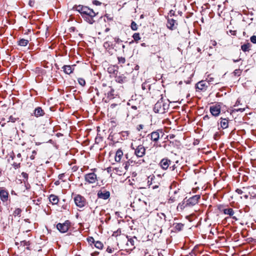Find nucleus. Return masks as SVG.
Returning a JSON list of instances; mask_svg holds the SVG:
<instances>
[{
  "mask_svg": "<svg viewBox=\"0 0 256 256\" xmlns=\"http://www.w3.org/2000/svg\"><path fill=\"white\" fill-rule=\"evenodd\" d=\"M75 8L80 14L85 21L90 24H92L94 22V18L96 16V13L92 9L82 5L76 6Z\"/></svg>",
  "mask_w": 256,
  "mask_h": 256,
  "instance_id": "nucleus-1",
  "label": "nucleus"
},
{
  "mask_svg": "<svg viewBox=\"0 0 256 256\" xmlns=\"http://www.w3.org/2000/svg\"><path fill=\"white\" fill-rule=\"evenodd\" d=\"M110 83H103V92L104 93V96L102 100L105 102H109L112 100V87L111 86Z\"/></svg>",
  "mask_w": 256,
  "mask_h": 256,
  "instance_id": "nucleus-2",
  "label": "nucleus"
},
{
  "mask_svg": "<svg viewBox=\"0 0 256 256\" xmlns=\"http://www.w3.org/2000/svg\"><path fill=\"white\" fill-rule=\"evenodd\" d=\"M168 104L166 102H164L162 98H161L154 104V110L155 112L164 114L166 110L168 108Z\"/></svg>",
  "mask_w": 256,
  "mask_h": 256,
  "instance_id": "nucleus-3",
  "label": "nucleus"
},
{
  "mask_svg": "<svg viewBox=\"0 0 256 256\" xmlns=\"http://www.w3.org/2000/svg\"><path fill=\"white\" fill-rule=\"evenodd\" d=\"M74 202L76 205L80 208H82L88 204L84 197L80 194L76 195L74 198Z\"/></svg>",
  "mask_w": 256,
  "mask_h": 256,
  "instance_id": "nucleus-4",
  "label": "nucleus"
},
{
  "mask_svg": "<svg viewBox=\"0 0 256 256\" xmlns=\"http://www.w3.org/2000/svg\"><path fill=\"white\" fill-rule=\"evenodd\" d=\"M120 233V232H119L118 230L116 232H113V237L116 238V243L118 246L120 244L122 245L126 242L127 240V236H126L124 234H119Z\"/></svg>",
  "mask_w": 256,
  "mask_h": 256,
  "instance_id": "nucleus-5",
  "label": "nucleus"
},
{
  "mask_svg": "<svg viewBox=\"0 0 256 256\" xmlns=\"http://www.w3.org/2000/svg\"><path fill=\"white\" fill-rule=\"evenodd\" d=\"M0 200L3 203L10 201L8 190L4 187H0Z\"/></svg>",
  "mask_w": 256,
  "mask_h": 256,
  "instance_id": "nucleus-6",
  "label": "nucleus"
},
{
  "mask_svg": "<svg viewBox=\"0 0 256 256\" xmlns=\"http://www.w3.org/2000/svg\"><path fill=\"white\" fill-rule=\"evenodd\" d=\"M70 226V222L66 220L64 223H58L56 224V228L62 233H64L68 231Z\"/></svg>",
  "mask_w": 256,
  "mask_h": 256,
  "instance_id": "nucleus-7",
  "label": "nucleus"
},
{
  "mask_svg": "<svg viewBox=\"0 0 256 256\" xmlns=\"http://www.w3.org/2000/svg\"><path fill=\"white\" fill-rule=\"evenodd\" d=\"M200 198V196L199 194L189 198H186L185 202H186V205H188V207L192 206L198 203L199 200Z\"/></svg>",
  "mask_w": 256,
  "mask_h": 256,
  "instance_id": "nucleus-8",
  "label": "nucleus"
},
{
  "mask_svg": "<svg viewBox=\"0 0 256 256\" xmlns=\"http://www.w3.org/2000/svg\"><path fill=\"white\" fill-rule=\"evenodd\" d=\"M84 180L88 184H94L98 180L96 175L94 172L85 174Z\"/></svg>",
  "mask_w": 256,
  "mask_h": 256,
  "instance_id": "nucleus-9",
  "label": "nucleus"
},
{
  "mask_svg": "<svg viewBox=\"0 0 256 256\" xmlns=\"http://www.w3.org/2000/svg\"><path fill=\"white\" fill-rule=\"evenodd\" d=\"M178 23L176 20L173 18H168L167 20L166 26L170 30H176L177 28Z\"/></svg>",
  "mask_w": 256,
  "mask_h": 256,
  "instance_id": "nucleus-10",
  "label": "nucleus"
},
{
  "mask_svg": "<svg viewBox=\"0 0 256 256\" xmlns=\"http://www.w3.org/2000/svg\"><path fill=\"white\" fill-rule=\"evenodd\" d=\"M146 150L142 145H139L135 149L134 154L138 157H142L145 154Z\"/></svg>",
  "mask_w": 256,
  "mask_h": 256,
  "instance_id": "nucleus-11",
  "label": "nucleus"
},
{
  "mask_svg": "<svg viewBox=\"0 0 256 256\" xmlns=\"http://www.w3.org/2000/svg\"><path fill=\"white\" fill-rule=\"evenodd\" d=\"M18 119V118H14L12 116H10L7 120L5 118H2L0 122V124H2V126H4L6 124L5 122H15Z\"/></svg>",
  "mask_w": 256,
  "mask_h": 256,
  "instance_id": "nucleus-12",
  "label": "nucleus"
},
{
  "mask_svg": "<svg viewBox=\"0 0 256 256\" xmlns=\"http://www.w3.org/2000/svg\"><path fill=\"white\" fill-rule=\"evenodd\" d=\"M105 40L106 41L104 44V46L110 54L111 52V50L112 48V42L110 40V38L109 36H107L105 38Z\"/></svg>",
  "mask_w": 256,
  "mask_h": 256,
  "instance_id": "nucleus-13",
  "label": "nucleus"
},
{
  "mask_svg": "<svg viewBox=\"0 0 256 256\" xmlns=\"http://www.w3.org/2000/svg\"><path fill=\"white\" fill-rule=\"evenodd\" d=\"M16 161L13 162L12 164L15 169H17L20 167L21 162L22 160V158L20 153H18L16 154Z\"/></svg>",
  "mask_w": 256,
  "mask_h": 256,
  "instance_id": "nucleus-14",
  "label": "nucleus"
},
{
  "mask_svg": "<svg viewBox=\"0 0 256 256\" xmlns=\"http://www.w3.org/2000/svg\"><path fill=\"white\" fill-rule=\"evenodd\" d=\"M210 112L214 116H218L220 112V106H210Z\"/></svg>",
  "mask_w": 256,
  "mask_h": 256,
  "instance_id": "nucleus-15",
  "label": "nucleus"
},
{
  "mask_svg": "<svg viewBox=\"0 0 256 256\" xmlns=\"http://www.w3.org/2000/svg\"><path fill=\"white\" fill-rule=\"evenodd\" d=\"M76 65H64L62 66V68L63 69L64 72L67 74H70L72 73L74 70V67Z\"/></svg>",
  "mask_w": 256,
  "mask_h": 256,
  "instance_id": "nucleus-16",
  "label": "nucleus"
},
{
  "mask_svg": "<svg viewBox=\"0 0 256 256\" xmlns=\"http://www.w3.org/2000/svg\"><path fill=\"white\" fill-rule=\"evenodd\" d=\"M98 198L104 200H107L110 196V192L106 190H104L103 192L100 190L98 193Z\"/></svg>",
  "mask_w": 256,
  "mask_h": 256,
  "instance_id": "nucleus-17",
  "label": "nucleus"
},
{
  "mask_svg": "<svg viewBox=\"0 0 256 256\" xmlns=\"http://www.w3.org/2000/svg\"><path fill=\"white\" fill-rule=\"evenodd\" d=\"M157 216L158 218L156 220L158 222V224L162 225L166 222V216L164 213H158Z\"/></svg>",
  "mask_w": 256,
  "mask_h": 256,
  "instance_id": "nucleus-18",
  "label": "nucleus"
},
{
  "mask_svg": "<svg viewBox=\"0 0 256 256\" xmlns=\"http://www.w3.org/2000/svg\"><path fill=\"white\" fill-rule=\"evenodd\" d=\"M162 133V132L158 130L152 132L150 135V139L152 140L154 142H157L160 138V132Z\"/></svg>",
  "mask_w": 256,
  "mask_h": 256,
  "instance_id": "nucleus-19",
  "label": "nucleus"
},
{
  "mask_svg": "<svg viewBox=\"0 0 256 256\" xmlns=\"http://www.w3.org/2000/svg\"><path fill=\"white\" fill-rule=\"evenodd\" d=\"M170 162V160L168 158H163L161 160L160 164L162 169L166 170L168 168Z\"/></svg>",
  "mask_w": 256,
  "mask_h": 256,
  "instance_id": "nucleus-20",
  "label": "nucleus"
},
{
  "mask_svg": "<svg viewBox=\"0 0 256 256\" xmlns=\"http://www.w3.org/2000/svg\"><path fill=\"white\" fill-rule=\"evenodd\" d=\"M34 114L35 116L38 118L39 116H43L44 115L45 112L41 107H37L35 108Z\"/></svg>",
  "mask_w": 256,
  "mask_h": 256,
  "instance_id": "nucleus-21",
  "label": "nucleus"
},
{
  "mask_svg": "<svg viewBox=\"0 0 256 256\" xmlns=\"http://www.w3.org/2000/svg\"><path fill=\"white\" fill-rule=\"evenodd\" d=\"M207 87L206 82L204 80L199 82L196 85V88L202 90H206Z\"/></svg>",
  "mask_w": 256,
  "mask_h": 256,
  "instance_id": "nucleus-22",
  "label": "nucleus"
},
{
  "mask_svg": "<svg viewBox=\"0 0 256 256\" xmlns=\"http://www.w3.org/2000/svg\"><path fill=\"white\" fill-rule=\"evenodd\" d=\"M124 154L122 150L121 149H118L116 153L114 156V160L116 162H120L123 157Z\"/></svg>",
  "mask_w": 256,
  "mask_h": 256,
  "instance_id": "nucleus-23",
  "label": "nucleus"
},
{
  "mask_svg": "<svg viewBox=\"0 0 256 256\" xmlns=\"http://www.w3.org/2000/svg\"><path fill=\"white\" fill-rule=\"evenodd\" d=\"M49 200L52 204H57L59 202V198L57 196L52 194L49 196Z\"/></svg>",
  "mask_w": 256,
  "mask_h": 256,
  "instance_id": "nucleus-24",
  "label": "nucleus"
},
{
  "mask_svg": "<svg viewBox=\"0 0 256 256\" xmlns=\"http://www.w3.org/2000/svg\"><path fill=\"white\" fill-rule=\"evenodd\" d=\"M224 213L226 214H228L230 216H232V218L236 220H237L236 218L234 216H233L234 214V211L232 208H226L224 210Z\"/></svg>",
  "mask_w": 256,
  "mask_h": 256,
  "instance_id": "nucleus-25",
  "label": "nucleus"
},
{
  "mask_svg": "<svg viewBox=\"0 0 256 256\" xmlns=\"http://www.w3.org/2000/svg\"><path fill=\"white\" fill-rule=\"evenodd\" d=\"M30 40H26L24 38H20L18 42V44L21 46H27Z\"/></svg>",
  "mask_w": 256,
  "mask_h": 256,
  "instance_id": "nucleus-26",
  "label": "nucleus"
},
{
  "mask_svg": "<svg viewBox=\"0 0 256 256\" xmlns=\"http://www.w3.org/2000/svg\"><path fill=\"white\" fill-rule=\"evenodd\" d=\"M221 127L223 128H226L228 127V120L226 118H222L220 121Z\"/></svg>",
  "mask_w": 256,
  "mask_h": 256,
  "instance_id": "nucleus-27",
  "label": "nucleus"
},
{
  "mask_svg": "<svg viewBox=\"0 0 256 256\" xmlns=\"http://www.w3.org/2000/svg\"><path fill=\"white\" fill-rule=\"evenodd\" d=\"M250 43H247L246 44H244L241 46V49L242 51L246 52H248L250 50Z\"/></svg>",
  "mask_w": 256,
  "mask_h": 256,
  "instance_id": "nucleus-28",
  "label": "nucleus"
},
{
  "mask_svg": "<svg viewBox=\"0 0 256 256\" xmlns=\"http://www.w3.org/2000/svg\"><path fill=\"white\" fill-rule=\"evenodd\" d=\"M22 212V210L21 208H16V210L13 212L12 215L14 217H16V216H20Z\"/></svg>",
  "mask_w": 256,
  "mask_h": 256,
  "instance_id": "nucleus-29",
  "label": "nucleus"
},
{
  "mask_svg": "<svg viewBox=\"0 0 256 256\" xmlns=\"http://www.w3.org/2000/svg\"><path fill=\"white\" fill-rule=\"evenodd\" d=\"M174 225L175 230H177L178 231L181 230L182 229L184 226L182 223H176V224H174Z\"/></svg>",
  "mask_w": 256,
  "mask_h": 256,
  "instance_id": "nucleus-30",
  "label": "nucleus"
},
{
  "mask_svg": "<svg viewBox=\"0 0 256 256\" xmlns=\"http://www.w3.org/2000/svg\"><path fill=\"white\" fill-rule=\"evenodd\" d=\"M94 244L96 248L100 250L102 249L104 246L102 243L100 241H96Z\"/></svg>",
  "mask_w": 256,
  "mask_h": 256,
  "instance_id": "nucleus-31",
  "label": "nucleus"
},
{
  "mask_svg": "<svg viewBox=\"0 0 256 256\" xmlns=\"http://www.w3.org/2000/svg\"><path fill=\"white\" fill-rule=\"evenodd\" d=\"M184 198L182 203H180L178 206V208H180L181 210L184 208L186 207H188V205H186V202H185Z\"/></svg>",
  "mask_w": 256,
  "mask_h": 256,
  "instance_id": "nucleus-32",
  "label": "nucleus"
},
{
  "mask_svg": "<svg viewBox=\"0 0 256 256\" xmlns=\"http://www.w3.org/2000/svg\"><path fill=\"white\" fill-rule=\"evenodd\" d=\"M115 41L116 42V44H115V46L116 48L118 47L116 46V44H117L118 46L120 45L122 47V50L124 48V47H125L124 45L122 44V41L121 40H120L119 38H115Z\"/></svg>",
  "mask_w": 256,
  "mask_h": 256,
  "instance_id": "nucleus-33",
  "label": "nucleus"
},
{
  "mask_svg": "<svg viewBox=\"0 0 256 256\" xmlns=\"http://www.w3.org/2000/svg\"><path fill=\"white\" fill-rule=\"evenodd\" d=\"M28 5L32 8L36 6V0H28Z\"/></svg>",
  "mask_w": 256,
  "mask_h": 256,
  "instance_id": "nucleus-34",
  "label": "nucleus"
},
{
  "mask_svg": "<svg viewBox=\"0 0 256 256\" xmlns=\"http://www.w3.org/2000/svg\"><path fill=\"white\" fill-rule=\"evenodd\" d=\"M78 84L80 86H85L86 81H85L84 79L83 78H78Z\"/></svg>",
  "mask_w": 256,
  "mask_h": 256,
  "instance_id": "nucleus-35",
  "label": "nucleus"
},
{
  "mask_svg": "<svg viewBox=\"0 0 256 256\" xmlns=\"http://www.w3.org/2000/svg\"><path fill=\"white\" fill-rule=\"evenodd\" d=\"M87 241L90 245H92V244H94L96 241L94 240V238L92 236H89L87 238Z\"/></svg>",
  "mask_w": 256,
  "mask_h": 256,
  "instance_id": "nucleus-36",
  "label": "nucleus"
},
{
  "mask_svg": "<svg viewBox=\"0 0 256 256\" xmlns=\"http://www.w3.org/2000/svg\"><path fill=\"white\" fill-rule=\"evenodd\" d=\"M126 242H127V245H128V246H129L130 244L132 246H134V238H130V239L127 238V240Z\"/></svg>",
  "mask_w": 256,
  "mask_h": 256,
  "instance_id": "nucleus-37",
  "label": "nucleus"
},
{
  "mask_svg": "<svg viewBox=\"0 0 256 256\" xmlns=\"http://www.w3.org/2000/svg\"><path fill=\"white\" fill-rule=\"evenodd\" d=\"M132 38H134V40L136 42L138 41L140 39L139 33H134L132 36Z\"/></svg>",
  "mask_w": 256,
  "mask_h": 256,
  "instance_id": "nucleus-38",
  "label": "nucleus"
},
{
  "mask_svg": "<svg viewBox=\"0 0 256 256\" xmlns=\"http://www.w3.org/2000/svg\"><path fill=\"white\" fill-rule=\"evenodd\" d=\"M128 134H129V132H128V131L122 132H121V135L123 137L124 140L126 139L127 138V137L128 136Z\"/></svg>",
  "mask_w": 256,
  "mask_h": 256,
  "instance_id": "nucleus-39",
  "label": "nucleus"
},
{
  "mask_svg": "<svg viewBox=\"0 0 256 256\" xmlns=\"http://www.w3.org/2000/svg\"><path fill=\"white\" fill-rule=\"evenodd\" d=\"M131 28L133 30H136L138 29V26L134 22H132L131 24Z\"/></svg>",
  "mask_w": 256,
  "mask_h": 256,
  "instance_id": "nucleus-40",
  "label": "nucleus"
},
{
  "mask_svg": "<svg viewBox=\"0 0 256 256\" xmlns=\"http://www.w3.org/2000/svg\"><path fill=\"white\" fill-rule=\"evenodd\" d=\"M20 244L23 246H28L30 244V242L29 241L22 240L20 242Z\"/></svg>",
  "mask_w": 256,
  "mask_h": 256,
  "instance_id": "nucleus-41",
  "label": "nucleus"
},
{
  "mask_svg": "<svg viewBox=\"0 0 256 256\" xmlns=\"http://www.w3.org/2000/svg\"><path fill=\"white\" fill-rule=\"evenodd\" d=\"M102 138H98V134L97 136L95 138V142L96 144L100 143L101 141H102Z\"/></svg>",
  "mask_w": 256,
  "mask_h": 256,
  "instance_id": "nucleus-42",
  "label": "nucleus"
},
{
  "mask_svg": "<svg viewBox=\"0 0 256 256\" xmlns=\"http://www.w3.org/2000/svg\"><path fill=\"white\" fill-rule=\"evenodd\" d=\"M37 154V152L36 150H34L32 152V154L30 156V158L31 160H34V158H35V156L36 155V154Z\"/></svg>",
  "mask_w": 256,
  "mask_h": 256,
  "instance_id": "nucleus-43",
  "label": "nucleus"
},
{
  "mask_svg": "<svg viewBox=\"0 0 256 256\" xmlns=\"http://www.w3.org/2000/svg\"><path fill=\"white\" fill-rule=\"evenodd\" d=\"M241 74V70L239 69L236 70L234 72V76H240Z\"/></svg>",
  "mask_w": 256,
  "mask_h": 256,
  "instance_id": "nucleus-44",
  "label": "nucleus"
},
{
  "mask_svg": "<svg viewBox=\"0 0 256 256\" xmlns=\"http://www.w3.org/2000/svg\"><path fill=\"white\" fill-rule=\"evenodd\" d=\"M118 62L120 64H124L125 62V58L123 57L118 58Z\"/></svg>",
  "mask_w": 256,
  "mask_h": 256,
  "instance_id": "nucleus-45",
  "label": "nucleus"
},
{
  "mask_svg": "<svg viewBox=\"0 0 256 256\" xmlns=\"http://www.w3.org/2000/svg\"><path fill=\"white\" fill-rule=\"evenodd\" d=\"M250 41L253 44H256V36H252L250 38Z\"/></svg>",
  "mask_w": 256,
  "mask_h": 256,
  "instance_id": "nucleus-46",
  "label": "nucleus"
},
{
  "mask_svg": "<svg viewBox=\"0 0 256 256\" xmlns=\"http://www.w3.org/2000/svg\"><path fill=\"white\" fill-rule=\"evenodd\" d=\"M207 80H208V84H212L213 82H214V78H213L210 77Z\"/></svg>",
  "mask_w": 256,
  "mask_h": 256,
  "instance_id": "nucleus-47",
  "label": "nucleus"
},
{
  "mask_svg": "<svg viewBox=\"0 0 256 256\" xmlns=\"http://www.w3.org/2000/svg\"><path fill=\"white\" fill-rule=\"evenodd\" d=\"M229 32L231 35L232 36H236V30H230L228 32V33Z\"/></svg>",
  "mask_w": 256,
  "mask_h": 256,
  "instance_id": "nucleus-48",
  "label": "nucleus"
},
{
  "mask_svg": "<svg viewBox=\"0 0 256 256\" xmlns=\"http://www.w3.org/2000/svg\"><path fill=\"white\" fill-rule=\"evenodd\" d=\"M10 158H12V160H14L16 158V154L14 152V151H12L10 154Z\"/></svg>",
  "mask_w": 256,
  "mask_h": 256,
  "instance_id": "nucleus-49",
  "label": "nucleus"
},
{
  "mask_svg": "<svg viewBox=\"0 0 256 256\" xmlns=\"http://www.w3.org/2000/svg\"><path fill=\"white\" fill-rule=\"evenodd\" d=\"M112 133V132H111L110 134H109V136L108 138V144L110 145V144H112V138H110L111 137V134Z\"/></svg>",
  "mask_w": 256,
  "mask_h": 256,
  "instance_id": "nucleus-50",
  "label": "nucleus"
},
{
  "mask_svg": "<svg viewBox=\"0 0 256 256\" xmlns=\"http://www.w3.org/2000/svg\"><path fill=\"white\" fill-rule=\"evenodd\" d=\"M94 89L95 90V91L96 92V94L98 95V89L96 88H94L93 87H91L89 89V91H90V92H92Z\"/></svg>",
  "mask_w": 256,
  "mask_h": 256,
  "instance_id": "nucleus-51",
  "label": "nucleus"
},
{
  "mask_svg": "<svg viewBox=\"0 0 256 256\" xmlns=\"http://www.w3.org/2000/svg\"><path fill=\"white\" fill-rule=\"evenodd\" d=\"M144 128V126L142 124H139L137 127V130L140 131L142 130Z\"/></svg>",
  "mask_w": 256,
  "mask_h": 256,
  "instance_id": "nucleus-52",
  "label": "nucleus"
},
{
  "mask_svg": "<svg viewBox=\"0 0 256 256\" xmlns=\"http://www.w3.org/2000/svg\"><path fill=\"white\" fill-rule=\"evenodd\" d=\"M110 220V215L106 216V218H105L106 222V223H108Z\"/></svg>",
  "mask_w": 256,
  "mask_h": 256,
  "instance_id": "nucleus-53",
  "label": "nucleus"
},
{
  "mask_svg": "<svg viewBox=\"0 0 256 256\" xmlns=\"http://www.w3.org/2000/svg\"><path fill=\"white\" fill-rule=\"evenodd\" d=\"M234 110L236 112H244V108H234Z\"/></svg>",
  "mask_w": 256,
  "mask_h": 256,
  "instance_id": "nucleus-54",
  "label": "nucleus"
},
{
  "mask_svg": "<svg viewBox=\"0 0 256 256\" xmlns=\"http://www.w3.org/2000/svg\"><path fill=\"white\" fill-rule=\"evenodd\" d=\"M236 192L238 194H242L243 193L242 190H240V189H238H238L236 190Z\"/></svg>",
  "mask_w": 256,
  "mask_h": 256,
  "instance_id": "nucleus-55",
  "label": "nucleus"
},
{
  "mask_svg": "<svg viewBox=\"0 0 256 256\" xmlns=\"http://www.w3.org/2000/svg\"><path fill=\"white\" fill-rule=\"evenodd\" d=\"M93 4L96 6H100L101 4V3L98 0L93 1Z\"/></svg>",
  "mask_w": 256,
  "mask_h": 256,
  "instance_id": "nucleus-56",
  "label": "nucleus"
},
{
  "mask_svg": "<svg viewBox=\"0 0 256 256\" xmlns=\"http://www.w3.org/2000/svg\"><path fill=\"white\" fill-rule=\"evenodd\" d=\"M64 174H60L58 175V178H59L60 180H62V178H63L64 177Z\"/></svg>",
  "mask_w": 256,
  "mask_h": 256,
  "instance_id": "nucleus-57",
  "label": "nucleus"
},
{
  "mask_svg": "<svg viewBox=\"0 0 256 256\" xmlns=\"http://www.w3.org/2000/svg\"><path fill=\"white\" fill-rule=\"evenodd\" d=\"M22 174L24 178H28V174L26 173V172H22Z\"/></svg>",
  "mask_w": 256,
  "mask_h": 256,
  "instance_id": "nucleus-58",
  "label": "nucleus"
},
{
  "mask_svg": "<svg viewBox=\"0 0 256 256\" xmlns=\"http://www.w3.org/2000/svg\"><path fill=\"white\" fill-rule=\"evenodd\" d=\"M115 214L116 216H117L118 217H120L121 218H122V216H120V213L119 212H116Z\"/></svg>",
  "mask_w": 256,
  "mask_h": 256,
  "instance_id": "nucleus-59",
  "label": "nucleus"
},
{
  "mask_svg": "<svg viewBox=\"0 0 256 256\" xmlns=\"http://www.w3.org/2000/svg\"><path fill=\"white\" fill-rule=\"evenodd\" d=\"M106 251L109 253H111L112 252V249L108 247L106 249Z\"/></svg>",
  "mask_w": 256,
  "mask_h": 256,
  "instance_id": "nucleus-60",
  "label": "nucleus"
},
{
  "mask_svg": "<svg viewBox=\"0 0 256 256\" xmlns=\"http://www.w3.org/2000/svg\"><path fill=\"white\" fill-rule=\"evenodd\" d=\"M62 208L64 210H67L68 209V205L67 204H64L62 206Z\"/></svg>",
  "mask_w": 256,
  "mask_h": 256,
  "instance_id": "nucleus-61",
  "label": "nucleus"
},
{
  "mask_svg": "<svg viewBox=\"0 0 256 256\" xmlns=\"http://www.w3.org/2000/svg\"><path fill=\"white\" fill-rule=\"evenodd\" d=\"M54 184L56 186H58V185L60 184V182L59 180L56 181V182H54Z\"/></svg>",
  "mask_w": 256,
  "mask_h": 256,
  "instance_id": "nucleus-62",
  "label": "nucleus"
},
{
  "mask_svg": "<svg viewBox=\"0 0 256 256\" xmlns=\"http://www.w3.org/2000/svg\"><path fill=\"white\" fill-rule=\"evenodd\" d=\"M106 170H107V172L108 173H109L110 172H111L112 170H111V167L110 166H108L106 168Z\"/></svg>",
  "mask_w": 256,
  "mask_h": 256,
  "instance_id": "nucleus-63",
  "label": "nucleus"
},
{
  "mask_svg": "<svg viewBox=\"0 0 256 256\" xmlns=\"http://www.w3.org/2000/svg\"><path fill=\"white\" fill-rule=\"evenodd\" d=\"M170 16H174V10H171L170 12Z\"/></svg>",
  "mask_w": 256,
  "mask_h": 256,
  "instance_id": "nucleus-64",
  "label": "nucleus"
}]
</instances>
